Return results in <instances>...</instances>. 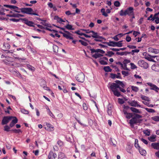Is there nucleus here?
<instances>
[{"label":"nucleus","instance_id":"32","mask_svg":"<svg viewBox=\"0 0 159 159\" xmlns=\"http://www.w3.org/2000/svg\"><path fill=\"white\" fill-rule=\"evenodd\" d=\"M12 56L15 58V59H17L19 61H22V60H25L26 59V58L25 57H23V58H19V57H16V55L15 54H14Z\"/></svg>","mask_w":159,"mask_h":159},{"label":"nucleus","instance_id":"10","mask_svg":"<svg viewBox=\"0 0 159 159\" xmlns=\"http://www.w3.org/2000/svg\"><path fill=\"white\" fill-rule=\"evenodd\" d=\"M65 32L66 33H64L61 32H60V33L62 34L63 36L67 39H73V38L71 36V35H72V34L67 31H65Z\"/></svg>","mask_w":159,"mask_h":159},{"label":"nucleus","instance_id":"3","mask_svg":"<svg viewBox=\"0 0 159 159\" xmlns=\"http://www.w3.org/2000/svg\"><path fill=\"white\" fill-rule=\"evenodd\" d=\"M142 117L141 115L135 114L134 116L129 120V123L131 126H133L134 124L139 123L141 122L142 120L140 119Z\"/></svg>","mask_w":159,"mask_h":159},{"label":"nucleus","instance_id":"11","mask_svg":"<svg viewBox=\"0 0 159 159\" xmlns=\"http://www.w3.org/2000/svg\"><path fill=\"white\" fill-rule=\"evenodd\" d=\"M147 84L151 87V89L154 90L157 92H158V91L159 90V88L156 85L150 82L148 83Z\"/></svg>","mask_w":159,"mask_h":159},{"label":"nucleus","instance_id":"62","mask_svg":"<svg viewBox=\"0 0 159 159\" xmlns=\"http://www.w3.org/2000/svg\"><path fill=\"white\" fill-rule=\"evenodd\" d=\"M140 34V32L137 31H134L133 34L136 37L137 36Z\"/></svg>","mask_w":159,"mask_h":159},{"label":"nucleus","instance_id":"45","mask_svg":"<svg viewBox=\"0 0 159 159\" xmlns=\"http://www.w3.org/2000/svg\"><path fill=\"white\" fill-rule=\"evenodd\" d=\"M101 12L102 13V15L105 16L107 17L108 16L107 14L105 12V9L104 8H102L101 11Z\"/></svg>","mask_w":159,"mask_h":159},{"label":"nucleus","instance_id":"38","mask_svg":"<svg viewBox=\"0 0 159 159\" xmlns=\"http://www.w3.org/2000/svg\"><path fill=\"white\" fill-rule=\"evenodd\" d=\"M53 51L54 52L57 53L58 51V47L55 45H53Z\"/></svg>","mask_w":159,"mask_h":159},{"label":"nucleus","instance_id":"37","mask_svg":"<svg viewBox=\"0 0 159 159\" xmlns=\"http://www.w3.org/2000/svg\"><path fill=\"white\" fill-rule=\"evenodd\" d=\"M140 1V0H134V6L135 7L138 6L139 5Z\"/></svg>","mask_w":159,"mask_h":159},{"label":"nucleus","instance_id":"24","mask_svg":"<svg viewBox=\"0 0 159 159\" xmlns=\"http://www.w3.org/2000/svg\"><path fill=\"white\" fill-rule=\"evenodd\" d=\"M11 9H13L15 11L18 13H20L21 11V8L20 9L16 6L12 5Z\"/></svg>","mask_w":159,"mask_h":159},{"label":"nucleus","instance_id":"26","mask_svg":"<svg viewBox=\"0 0 159 159\" xmlns=\"http://www.w3.org/2000/svg\"><path fill=\"white\" fill-rule=\"evenodd\" d=\"M138 149L141 155L143 156H145L146 155V152L145 150L143 149L140 148H139Z\"/></svg>","mask_w":159,"mask_h":159},{"label":"nucleus","instance_id":"55","mask_svg":"<svg viewBox=\"0 0 159 159\" xmlns=\"http://www.w3.org/2000/svg\"><path fill=\"white\" fill-rule=\"evenodd\" d=\"M99 62L100 63L103 65H107V62L104 61V60H100L99 61Z\"/></svg>","mask_w":159,"mask_h":159},{"label":"nucleus","instance_id":"6","mask_svg":"<svg viewBox=\"0 0 159 159\" xmlns=\"http://www.w3.org/2000/svg\"><path fill=\"white\" fill-rule=\"evenodd\" d=\"M138 65L144 69H147L148 67V63L143 60H139L138 62Z\"/></svg>","mask_w":159,"mask_h":159},{"label":"nucleus","instance_id":"50","mask_svg":"<svg viewBox=\"0 0 159 159\" xmlns=\"http://www.w3.org/2000/svg\"><path fill=\"white\" fill-rule=\"evenodd\" d=\"M66 28L69 30H73L74 29L72 28V26L71 25L68 24L65 26Z\"/></svg>","mask_w":159,"mask_h":159},{"label":"nucleus","instance_id":"43","mask_svg":"<svg viewBox=\"0 0 159 159\" xmlns=\"http://www.w3.org/2000/svg\"><path fill=\"white\" fill-rule=\"evenodd\" d=\"M27 68L32 71H34L35 70V68L32 66L31 65L29 64H27Z\"/></svg>","mask_w":159,"mask_h":159},{"label":"nucleus","instance_id":"18","mask_svg":"<svg viewBox=\"0 0 159 159\" xmlns=\"http://www.w3.org/2000/svg\"><path fill=\"white\" fill-rule=\"evenodd\" d=\"M151 147L153 149L159 150V142L152 143L151 145Z\"/></svg>","mask_w":159,"mask_h":159},{"label":"nucleus","instance_id":"54","mask_svg":"<svg viewBox=\"0 0 159 159\" xmlns=\"http://www.w3.org/2000/svg\"><path fill=\"white\" fill-rule=\"evenodd\" d=\"M12 131L14 132L15 133H19L20 132H22L21 130L20 129H12Z\"/></svg>","mask_w":159,"mask_h":159},{"label":"nucleus","instance_id":"35","mask_svg":"<svg viewBox=\"0 0 159 159\" xmlns=\"http://www.w3.org/2000/svg\"><path fill=\"white\" fill-rule=\"evenodd\" d=\"M10 46L8 43H4L3 44V48L5 49H9L10 48Z\"/></svg>","mask_w":159,"mask_h":159},{"label":"nucleus","instance_id":"15","mask_svg":"<svg viewBox=\"0 0 159 159\" xmlns=\"http://www.w3.org/2000/svg\"><path fill=\"white\" fill-rule=\"evenodd\" d=\"M57 156L56 153H54L52 151H50L48 155V159H55Z\"/></svg>","mask_w":159,"mask_h":159},{"label":"nucleus","instance_id":"40","mask_svg":"<svg viewBox=\"0 0 159 159\" xmlns=\"http://www.w3.org/2000/svg\"><path fill=\"white\" fill-rule=\"evenodd\" d=\"M131 87L132 90L135 92H137L139 90V88L137 87L131 86Z\"/></svg>","mask_w":159,"mask_h":159},{"label":"nucleus","instance_id":"28","mask_svg":"<svg viewBox=\"0 0 159 159\" xmlns=\"http://www.w3.org/2000/svg\"><path fill=\"white\" fill-rule=\"evenodd\" d=\"M156 56H152L150 55H148L145 57L146 59L150 61H153V58H154Z\"/></svg>","mask_w":159,"mask_h":159},{"label":"nucleus","instance_id":"21","mask_svg":"<svg viewBox=\"0 0 159 159\" xmlns=\"http://www.w3.org/2000/svg\"><path fill=\"white\" fill-rule=\"evenodd\" d=\"M152 69L156 71H159V65L158 64H154L151 67Z\"/></svg>","mask_w":159,"mask_h":159},{"label":"nucleus","instance_id":"64","mask_svg":"<svg viewBox=\"0 0 159 159\" xmlns=\"http://www.w3.org/2000/svg\"><path fill=\"white\" fill-rule=\"evenodd\" d=\"M131 38L130 36H129L128 35L127 36L126 38V40L127 42H130L131 40Z\"/></svg>","mask_w":159,"mask_h":159},{"label":"nucleus","instance_id":"12","mask_svg":"<svg viewBox=\"0 0 159 159\" xmlns=\"http://www.w3.org/2000/svg\"><path fill=\"white\" fill-rule=\"evenodd\" d=\"M20 19L23 21H24L25 23L28 25L30 26L34 27L33 25L34 22L32 21H28V20L25 18H20Z\"/></svg>","mask_w":159,"mask_h":159},{"label":"nucleus","instance_id":"4","mask_svg":"<svg viewBox=\"0 0 159 159\" xmlns=\"http://www.w3.org/2000/svg\"><path fill=\"white\" fill-rule=\"evenodd\" d=\"M6 59L3 60V61L6 65L13 66L14 64L12 63L13 61L12 58L9 57H5Z\"/></svg>","mask_w":159,"mask_h":159},{"label":"nucleus","instance_id":"56","mask_svg":"<svg viewBox=\"0 0 159 159\" xmlns=\"http://www.w3.org/2000/svg\"><path fill=\"white\" fill-rule=\"evenodd\" d=\"M4 130L6 131H9L10 128L8 125H6L4 127Z\"/></svg>","mask_w":159,"mask_h":159},{"label":"nucleus","instance_id":"42","mask_svg":"<svg viewBox=\"0 0 159 159\" xmlns=\"http://www.w3.org/2000/svg\"><path fill=\"white\" fill-rule=\"evenodd\" d=\"M135 146L137 148H140L138 144V140L137 139H136L135 140Z\"/></svg>","mask_w":159,"mask_h":159},{"label":"nucleus","instance_id":"61","mask_svg":"<svg viewBox=\"0 0 159 159\" xmlns=\"http://www.w3.org/2000/svg\"><path fill=\"white\" fill-rule=\"evenodd\" d=\"M66 14L67 15H75V13H71L70 11H67L66 12Z\"/></svg>","mask_w":159,"mask_h":159},{"label":"nucleus","instance_id":"44","mask_svg":"<svg viewBox=\"0 0 159 159\" xmlns=\"http://www.w3.org/2000/svg\"><path fill=\"white\" fill-rule=\"evenodd\" d=\"M145 109L148 112H151V113H154L155 112V111L154 110L151 109V108H145Z\"/></svg>","mask_w":159,"mask_h":159},{"label":"nucleus","instance_id":"58","mask_svg":"<svg viewBox=\"0 0 159 159\" xmlns=\"http://www.w3.org/2000/svg\"><path fill=\"white\" fill-rule=\"evenodd\" d=\"M158 14H159V13H156L154 15V16H153V18L151 19V20L153 21L154 20L156 19V18H157V17H158L157 16V15H158Z\"/></svg>","mask_w":159,"mask_h":159},{"label":"nucleus","instance_id":"60","mask_svg":"<svg viewBox=\"0 0 159 159\" xmlns=\"http://www.w3.org/2000/svg\"><path fill=\"white\" fill-rule=\"evenodd\" d=\"M129 53L127 52H120V55H126L128 54Z\"/></svg>","mask_w":159,"mask_h":159},{"label":"nucleus","instance_id":"25","mask_svg":"<svg viewBox=\"0 0 159 159\" xmlns=\"http://www.w3.org/2000/svg\"><path fill=\"white\" fill-rule=\"evenodd\" d=\"M118 75L113 73L110 74V77L113 79H114L115 78H119V73H118Z\"/></svg>","mask_w":159,"mask_h":159},{"label":"nucleus","instance_id":"63","mask_svg":"<svg viewBox=\"0 0 159 159\" xmlns=\"http://www.w3.org/2000/svg\"><path fill=\"white\" fill-rule=\"evenodd\" d=\"M140 140L145 144H148V141L144 139H143V138H141L140 139Z\"/></svg>","mask_w":159,"mask_h":159},{"label":"nucleus","instance_id":"39","mask_svg":"<svg viewBox=\"0 0 159 159\" xmlns=\"http://www.w3.org/2000/svg\"><path fill=\"white\" fill-rule=\"evenodd\" d=\"M144 134L147 136H149L150 134V130L149 129H147L146 130L143 131Z\"/></svg>","mask_w":159,"mask_h":159},{"label":"nucleus","instance_id":"29","mask_svg":"<svg viewBox=\"0 0 159 159\" xmlns=\"http://www.w3.org/2000/svg\"><path fill=\"white\" fill-rule=\"evenodd\" d=\"M103 56V55L101 54H100V53H96L93 55H92V57L94 58L95 59H97L98 58H99L101 57H102Z\"/></svg>","mask_w":159,"mask_h":159},{"label":"nucleus","instance_id":"34","mask_svg":"<svg viewBox=\"0 0 159 159\" xmlns=\"http://www.w3.org/2000/svg\"><path fill=\"white\" fill-rule=\"evenodd\" d=\"M130 109L131 110V111L133 112L137 113H141V111L135 108L131 107L130 108Z\"/></svg>","mask_w":159,"mask_h":159},{"label":"nucleus","instance_id":"30","mask_svg":"<svg viewBox=\"0 0 159 159\" xmlns=\"http://www.w3.org/2000/svg\"><path fill=\"white\" fill-rule=\"evenodd\" d=\"M38 20H41V21H44V22H41L40 23L41 24L43 25H44L45 26H46L47 27H49V24L48 23H47L45 22L46 21V20H43L42 19H41L40 18L38 19Z\"/></svg>","mask_w":159,"mask_h":159},{"label":"nucleus","instance_id":"2","mask_svg":"<svg viewBox=\"0 0 159 159\" xmlns=\"http://www.w3.org/2000/svg\"><path fill=\"white\" fill-rule=\"evenodd\" d=\"M128 15L129 16H131L132 19L135 18L134 12V8L132 7L128 8L125 10H121L120 12V15L121 16H126Z\"/></svg>","mask_w":159,"mask_h":159},{"label":"nucleus","instance_id":"31","mask_svg":"<svg viewBox=\"0 0 159 159\" xmlns=\"http://www.w3.org/2000/svg\"><path fill=\"white\" fill-rule=\"evenodd\" d=\"M54 19L56 20L57 21L60 23L62 22H64V21L61 18L58 17V16H55L54 17Z\"/></svg>","mask_w":159,"mask_h":159},{"label":"nucleus","instance_id":"5","mask_svg":"<svg viewBox=\"0 0 159 159\" xmlns=\"http://www.w3.org/2000/svg\"><path fill=\"white\" fill-rule=\"evenodd\" d=\"M13 116H4L2 120V125L7 124L13 118Z\"/></svg>","mask_w":159,"mask_h":159},{"label":"nucleus","instance_id":"53","mask_svg":"<svg viewBox=\"0 0 159 159\" xmlns=\"http://www.w3.org/2000/svg\"><path fill=\"white\" fill-rule=\"evenodd\" d=\"M126 84L125 82L120 81V86L123 88H125V87Z\"/></svg>","mask_w":159,"mask_h":159},{"label":"nucleus","instance_id":"52","mask_svg":"<svg viewBox=\"0 0 159 159\" xmlns=\"http://www.w3.org/2000/svg\"><path fill=\"white\" fill-rule=\"evenodd\" d=\"M131 68L132 69H134L137 68V66L133 63H130Z\"/></svg>","mask_w":159,"mask_h":159},{"label":"nucleus","instance_id":"33","mask_svg":"<svg viewBox=\"0 0 159 159\" xmlns=\"http://www.w3.org/2000/svg\"><path fill=\"white\" fill-rule=\"evenodd\" d=\"M103 69L105 72H111L112 71V69L108 66L104 67Z\"/></svg>","mask_w":159,"mask_h":159},{"label":"nucleus","instance_id":"59","mask_svg":"<svg viewBox=\"0 0 159 159\" xmlns=\"http://www.w3.org/2000/svg\"><path fill=\"white\" fill-rule=\"evenodd\" d=\"M134 77H135V78H136L137 79H139L141 81H142V79L141 77L140 76L135 74L134 75Z\"/></svg>","mask_w":159,"mask_h":159},{"label":"nucleus","instance_id":"27","mask_svg":"<svg viewBox=\"0 0 159 159\" xmlns=\"http://www.w3.org/2000/svg\"><path fill=\"white\" fill-rule=\"evenodd\" d=\"M140 98H141V99L145 101H150V100L149 99V98L144 95H140Z\"/></svg>","mask_w":159,"mask_h":159},{"label":"nucleus","instance_id":"41","mask_svg":"<svg viewBox=\"0 0 159 159\" xmlns=\"http://www.w3.org/2000/svg\"><path fill=\"white\" fill-rule=\"evenodd\" d=\"M65 157L64 154L62 152H60L59 153L58 155V158L59 159L60 158L62 159L64 158Z\"/></svg>","mask_w":159,"mask_h":159},{"label":"nucleus","instance_id":"9","mask_svg":"<svg viewBox=\"0 0 159 159\" xmlns=\"http://www.w3.org/2000/svg\"><path fill=\"white\" fill-rule=\"evenodd\" d=\"M33 11V10L31 8H21V12L28 14H30L31 12H32Z\"/></svg>","mask_w":159,"mask_h":159},{"label":"nucleus","instance_id":"13","mask_svg":"<svg viewBox=\"0 0 159 159\" xmlns=\"http://www.w3.org/2000/svg\"><path fill=\"white\" fill-rule=\"evenodd\" d=\"M106 43L109 46L119 47V42H115L113 41H110L108 42H106Z\"/></svg>","mask_w":159,"mask_h":159},{"label":"nucleus","instance_id":"16","mask_svg":"<svg viewBox=\"0 0 159 159\" xmlns=\"http://www.w3.org/2000/svg\"><path fill=\"white\" fill-rule=\"evenodd\" d=\"M129 104L132 106L141 107V105L138 104L137 101H133L129 102Z\"/></svg>","mask_w":159,"mask_h":159},{"label":"nucleus","instance_id":"1","mask_svg":"<svg viewBox=\"0 0 159 159\" xmlns=\"http://www.w3.org/2000/svg\"><path fill=\"white\" fill-rule=\"evenodd\" d=\"M115 83H109L108 85V88L111 89L114 95L119 97V80H116Z\"/></svg>","mask_w":159,"mask_h":159},{"label":"nucleus","instance_id":"22","mask_svg":"<svg viewBox=\"0 0 159 159\" xmlns=\"http://www.w3.org/2000/svg\"><path fill=\"white\" fill-rule=\"evenodd\" d=\"M148 51L150 52L154 53L155 54H157L159 53V50L154 49L152 48H149Z\"/></svg>","mask_w":159,"mask_h":159},{"label":"nucleus","instance_id":"36","mask_svg":"<svg viewBox=\"0 0 159 159\" xmlns=\"http://www.w3.org/2000/svg\"><path fill=\"white\" fill-rule=\"evenodd\" d=\"M150 101H143V103L145 105H146L148 107H153V106L152 105L150 104V105L149 102Z\"/></svg>","mask_w":159,"mask_h":159},{"label":"nucleus","instance_id":"20","mask_svg":"<svg viewBox=\"0 0 159 159\" xmlns=\"http://www.w3.org/2000/svg\"><path fill=\"white\" fill-rule=\"evenodd\" d=\"M91 33H93V35L92 36V37L96 39H103V38L102 37L99 36L98 35L97 33H95L93 31H91Z\"/></svg>","mask_w":159,"mask_h":159},{"label":"nucleus","instance_id":"8","mask_svg":"<svg viewBox=\"0 0 159 159\" xmlns=\"http://www.w3.org/2000/svg\"><path fill=\"white\" fill-rule=\"evenodd\" d=\"M85 76L83 73L81 72L78 74L76 77L77 80L80 82H83L84 80Z\"/></svg>","mask_w":159,"mask_h":159},{"label":"nucleus","instance_id":"17","mask_svg":"<svg viewBox=\"0 0 159 159\" xmlns=\"http://www.w3.org/2000/svg\"><path fill=\"white\" fill-rule=\"evenodd\" d=\"M7 16L14 17H24V15L19 14H13L12 15L7 14L6 15Z\"/></svg>","mask_w":159,"mask_h":159},{"label":"nucleus","instance_id":"23","mask_svg":"<svg viewBox=\"0 0 159 159\" xmlns=\"http://www.w3.org/2000/svg\"><path fill=\"white\" fill-rule=\"evenodd\" d=\"M157 136L156 135H152L148 138V139L152 142H154L156 141Z\"/></svg>","mask_w":159,"mask_h":159},{"label":"nucleus","instance_id":"57","mask_svg":"<svg viewBox=\"0 0 159 159\" xmlns=\"http://www.w3.org/2000/svg\"><path fill=\"white\" fill-rule=\"evenodd\" d=\"M21 111L22 113L26 114H28L29 113L28 111L24 109H22L21 110Z\"/></svg>","mask_w":159,"mask_h":159},{"label":"nucleus","instance_id":"49","mask_svg":"<svg viewBox=\"0 0 159 159\" xmlns=\"http://www.w3.org/2000/svg\"><path fill=\"white\" fill-rule=\"evenodd\" d=\"M79 42H80L82 45L84 46H86L88 45V44L86 42H84L81 40H79Z\"/></svg>","mask_w":159,"mask_h":159},{"label":"nucleus","instance_id":"14","mask_svg":"<svg viewBox=\"0 0 159 159\" xmlns=\"http://www.w3.org/2000/svg\"><path fill=\"white\" fill-rule=\"evenodd\" d=\"M46 125V127H44L46 130L49 131H51L54 130V128L52 125H51L49 124H47Z\"/></svg>","mask_w":159,"mask_h":159},{"label":"nucleus","instance_id":"47","mask_svg":"<svg viewBox=\"0 0 159 159\" xmlns=\"http://www.w3.org/2000/svg\"><path fill=\"white\" fill-rule=\"evenodd\" d=\"M121 73L124 76H127L129 75V73L127 71H122Z\"/></svg>","mask_w":159,"mask_h":159},{"label":"nucleus","instance_id":"19","mask_svg":"<svg viewBox=\"0 0 159 159\" xmlns=\"http://www.w3.org/2000/svg\"><path fill=\"white\" fill-rule=\"evenodd\" d=\"M107 113L108 114L111 116L112 114V106L111 104H109L107 106Z\"/></svg>","mask_w":159,"mask_h":159},{"label":"nucleus","instance_id":"7","mask_svg":"<svg viewBox=\"0 0 159 159\" xmlns=\"http://www.w3.org/2000/svg\"><path fill=\"white\" fill-rule=\"evenodd\" d=\"M130 61L129 60L125 59L123 61L122 63H120V65H121V67L124 70H129V69L127 67V64L130 63Z\"/></svg>","mask_w":159,"mask_h":159},{"label":"nucleus","instance_id":"46","mask_svg":"<svg viewBox=\"0 0 159 159\" xmlns=\"http://www.w3.org/2000/svg\"><path fill=\"white\" fill-rule=\"evenodd\" d=\"M152 119L156 121H159V116H155L152 117Z\"/></svg>","mask_w":159,"mask_h":159},{"label":"nucleus","instance_id":"48","mask_svg":"<svg viewBox=\"0 0 159 159\" xmlns=\"http://www.w3.org/2000/svg\"><path fill=\"white\" fill-rule=\"evenodd\" d=\"M12 119H14L12 120L11 122L14 123V124H16L18 122V119L16 117L13 116Z\"/></svg>","mask_w":159,"mask_h":159},{"label":"nucleus","instance_id":"51","mask_svg":"<svg viewBox=\"0 0 159 159\" xmlns=\"http://www.w3.org/2000/svg\"><path fill=\"white\" fill-rule=\"evenodd\" d=\"M114 54V53L113 52L111 51H108L107 52V53L106 54V55L111 57L112 55Z\"/></svg>","mask_w":159,"mask_h":159}]
</instances>
